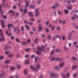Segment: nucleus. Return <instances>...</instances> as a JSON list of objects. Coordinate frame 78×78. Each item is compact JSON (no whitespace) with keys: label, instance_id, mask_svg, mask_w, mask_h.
Listing matches in <instances>:
<instances>
[{"label":"nucleus","instance_id":"aec40b11","mask_svg":"<svg viewBox=\"0 0 78 78\" xmlns=\"http://www.w3.org/2000/svg\"><path fill=\"white\" fill-rule=\"evenodd\" d=\"M64 64V63L60 64L59 65V67H62V66H63Z\"/></svg>","mask_w":78,"mask_h":78},{"label":"nucleus","instance_id":"412c9836","mask_svg":"<svg viewBox=\"0 0 78 78\" xmlns=\"http://www.w3.org/2000/svg\"><path fill=\"white\" fill-rule=\"evenodd\" d=\"M42 30V28L41 26H39L38 27V31H41Z\"/></svg>","mask_w":78,"mask_h":78},{"label":"nucleus","instance_id":"de8ad7c7","mask_svg":"<svg viewBox=\"0 0 78 78\" xmlns=\"http://www.w3.org/2000/svg\"><path fill=\"white\" fill-rule=\"evenodd\" d=\"M41 2H42V1H38L37 3H38V4H40V3H41Z\"/></svg>","mask_w":78,"mask_h":78},{"label":"nucleus","instance_id":"bb28decb","mask_svg":"<svg viewBox=\"0 0 78 78\" xmlns=\"http://www.w3.org/2000/svg\"><path fill=\"white\" fill-rule=\"evenodd\" d=\"M27 43L26 42H24L22 43V44L23 45H26Z\"/></svg>","mask_w":78,"mask_h":78},{"label":"nucleus","instance_id":"c85d7f7f","mask_svg":"<svg viewBox=\"0 0 78 78\" xmlns=\"http://www.w3.org/2000/svg\"><path fill=\"white\" fill-rule=\"evenodd\" d=\"M34 42L36 44H37V39L36 38L34 41Z\"/></svg>","mask_w":78,"mask_h":78},{"label":"nucleus","instance_id":"473e14b6","mask_svg":"<svg viewBox=\"0 0 78 78\" xmlns=\"http://www.w3.org/2000/svg\"><path fill=\"white\" fill-rule=\"evenodd\" d=\"M64 49L66 51H67L68 50V48L66 47H64Z\"/></svg>","mask_w":78,"mask_h":78},{"label":"nucleus","instance_id":"c756f323","mask_svg":"<svg viewBox=\"0 0 78 78\" xmlns=\"http://www.w3.org/2000/svg\"><path fill=\"white\" fill-rule=\"evenodd\" d=\"M59 67L58 66H55V70H58V69H59Z\"/></svg>","mask_w":78,"mask_h":78},{"label":"nucleus","instance_id":"680f3d73","mask_svg":"<svg viewBox=\"0 0 78 78\" xmlns=\"http://www.w3.org/2000/svg\"><path fill=\"white\" fill-rule=\"evenodd\" d=\"M29 25H33V22H30L29 23Z\"/></svg>","mask_w":78,"mask_h":78},{"label":"nucleus","instance_id":"72a5a7b5","mask_svg":"<svg viewBox=\"0 0 78 78\" xmlns=\"http://www.w3.org/2000/svg\"><path fill=\"white\" fill-rule=\"evenodd\" d=\"M62 40H65L66 39V37L64 36H63L62 37Z\"/></svg>","mask_w":78,"mask_h":78},{"label":"nucleus","instance_id":"58836bf2","mask_svg":"<svg viewBox=\"0 0 78 78\" xmlns=\"http://www.w3.org/2000/svg\"><path fill=\"white\" fill-rule=\"evenodd\" d=\"M35 57V55H32L31 56V59H33V58H34Z\"/></svg>","mask_w":78,"mask_h":78},{"label":"nucleus","instance_id":"a19ab883","mask_svg":"<svg viewBox=\"0 0 78 78\" xmlns=\"http://www.w3.org/2000/svg\"><path fill=\"white\" fill-rule=\"evenodd\" d=\"M1 8V6H0V12H1L2 13H3V11H2V9Z\"/></svg>","mask_w":78,"mask_h":78},{"label":"nucleus","instance_id":"7c9ffc66","mask_svg":"<svg viewBox=\"0 0 78 78\" xmlns=\"http://www.w3.org/2000/svg\"><path fill=\"white\" fill-rule=\"evenodd\" d=\"M12 56H13V54H11L8 55V57H9V58H12Z\"/></svg>","mask_w":78,"mask_h":78},{"label":"nucleus","instance_id":"338daca9","mask_svg":"<svg viewBox=\"0 0 78 78\" xmlns=\"http://www.w3.org/2000/svg\"><path fill=\"white\" fill-rule=\"evenodd\" d=\"M43 78V75H41L40 77H39V78Z\"/></svg>","mask_w":78,"mask_h":78},{"label":"nucleus","instance_id":"b1692460","mask_svg":"<svg viewBox=\"0 0 78 78\" xmlns=\"http://www.w3.org/2000/svg\"><path fill=\"white\" fill-rule=\"evenodd\" d=\"M64 11L66 14H68L69 13V11L67 10H64Z\"/></svg>","mask_w":78,"mask_h":78},{"label":"nucleus","instance_id":"2eb2a0df","mask_svg":"<svg viewBox=\"0 0 78 78\" xmlns=\"http://www.w3.org/2000/svg\"><path fill=\"white\" fill-rule=\"evenodd\" d=\"M75 16H73L72 18V20H74L75 19V17H77V18H78V16H77V15L76 14H75L74 15Z\"/></svg>","mask_w":78,"mask_h":78},{"label":"nucleus","instance_id":"9b49d317","mask_svg":"<svg viewBox=\"0 0 78 78\" xmlns=\"http://www.w3.org/2000/svg\"><path fill=\"white\" fill-rule=\"evenodd\" d=\"M59 38L60 39V40H61V37H59V35H56L55 36L53 37V40H54L55 39H56V38Z\"/></svg>","mask_w":78,"mask_h":78},{"label":"nucleus","instance_id":"8fccbe9b","mask_svg":"<svg viewBox=\"0 0 78 78\" xmlns=\"http://www.w3.org/2000/svg\"><path fill=\"white\" fill-rule=\"evenodd\" d=\"M29 57V55H26L25 56V58H28Z\"/></svg>","mask_w":78,"mask_h":78},{"label":"nucleus","instance_id":"6ab92c4d","mask_svg":"<svg viewBox=\"0 0 78 78\" xmlns=\"http://www.w3.org/2000/svg\"><path fill=\"white\" fill-rule=\"evenodd\" d=\"M30 8H33V9H34L35 8V6L34 5H30Z\"/></svg>","mask_w":78,"mask_h":78},{"label":"nucleus","instance_id":"a878e982","mask_svg":"<svg viewBox=\"0 0 78 78\" xmlns=\"http://www.w3.org/2000/svg\"><path fill=\"white\" fill-rule=\"evenodd\" d=\"M24 73L25 75H27V70L26 69H25L24 70Z\"/></svg>","mask_w":78,"mask_h":78},{"label":"nucleus","instance_id":"7ed1b4c3","mask_svg":"<svg viewBox=\"0 0 78 78\" xmlns=\"http://www.w3.org/2000/svg\"><path fill=\"white\" fill-rule=\"evenodd\" d=\"M58 76V75L54 73H51L50 74L51 78H56Z\"/></svg>","mask_w":78,"mask_h":78},{"label":"nucleus","instance_id":"4468645a","mask_svg":"<svg viewBox=\"0 0 78 78\" xmlns=\"http://www.w3.org/2000/svg\"><path fill=\"white\" fill-rule=\"evenodd\" d=\"M41 68V65L39 64H37V70H39V68Z\"/></svg>","mask_w":78,"mask_h":78},{"label":"nucleus","instance_id":"c03bdc74","mask_svg":"<svg viewBox=\"0 0 78 78\" xmlns=\"http://www.w3.org/2000/svg\"><path fill=\"white\" fill-rule=\"evenodd\" d=\"M73 60H74L75 61H76V58L74 57H73Z\"/></svg>","mask_w":78,"mask_h":78},{"label":"nucleus","instance_id":"20e7f679","mask_svg":"<svg viewBox=\"0 0 78 78\" xmlns=\"http://www.w3.org/2000/svg\"><path fill=\"white\" fill-rule=\"evenodd\" d=\"M1 6H3V7L5 8H6V6H8V5H7V3L5 5V0H2V4L1 5Z\"/></svg>","mask_w":78,"mask_h":78},{"label":"nucleus","instance_id":"864d4df0","mask_svg":"<svg viewBox=\"0 0 78 78\" xmlns=\"http://www.w3.org/2000/svg\"><path fill=\"white\" fill-rule=\"evenodd\" d=\"M30 41H31L30 40V39H28L27 40V42H28V43H30Z\"/></svg>","mask_w":78,"mask_h":78},{"label":"nucleus","instance_id":"3c124183","mask_svg":"<svg viewBox=\"0 0 78 78\" xmlns=\"http://www.w3.org/2000/svg\"><path fill=\"white\" fill-rule=\"evenodd\" d=\"M72 3H75L76 1L75 0H71Z\"/></svg>","mask_w":78,"mask_h":78},{"label":"nucleus","instance_id":"6e6552de","mask_svg":"<svg viewBox=\"0 0 78 78\" xmlns=\"http://www.w3.org/2000/svg\"><path fill=\"white\" fill-rule=\"evenodd\" d=\"M8 28H9V30H10V27H12V28H14V25L12 24H8Z\"/></svg>","mask_w":78,"mask_h":78},{"label":"nucleus","instance_id":"052dcab7","mask_svg":"<svg viewBox=\"0 0 78 78\" xmlns=\"http://www.w3.org/2000/svg\"><path fill=\"white\" fill-rule=\"evenodd\" d=\"M17 7H16V6L14 5L13 7V9H16V8Z\"/></svg>","mask_w":78,"mask_h":78},{"label":"nucleus","instance_id":"603ef678","mask_svg":"<svg viewBox=\"0 0 78 78\" xmlns=\"http://www.w3.org/2000/svg\"><path fill=\"white\" fill-rule=\"evenodd\" d=\"M19 13H17L16 14V16H19Z\"/></svg>","mask_w":78,"mask_h":78},{"label":"nucleus","instance_id":"49530a36","mask_svg":"<svg viewBox=\"0 0 78 78\" xmlns=\"http://www.w3.org/2000/svg\"><path fill=\"white\" fill-rule=\"evenodd\" d=\"M62 23H63V24H66V21L65 20H63V21L62 22Z\"/></svg>","mask_w":78,"mask_h":78},{"label":"nucleus","instance_id":"39448f33","mask_svg":"<svg viewBox=\"0 0 78 78\" xmlns=\"http://www.w3.org/2000/svg\"><path fill=\"white\" fill-rule=\"evenodd\" d=\"M70 76V73H67L66 76L64 75L63 74H62V76L63 78H68Z\"/></svg>","mask_w":78,"mask_h":78},{"label":"nucleus","instance_id":"0e129e2a","mask_svg":"<svg viewBox=\"0 0 78 78\" xmlns=\"http://www.w3.org/2000/svg\"><path fill=\"white\" fill-rule=\"evenodd\" d=\"M58 14H59V15H61V14H62V13L60 12L59 11H58Z\"/></svg>","mask_w":78,"mask_h":78},{"label":"nucleus","instance_id":"1a4fd4ad","mask_svg":"<svg viewBox=\"0 0 78 78\" xmlns=\"http://www.w3.org/2000/svg\"><path fill=\"white\" fill-rule=\"evenodd\" d=\"M30 2L29 1H26L25 2V3L26 4V8H27L28 7V6L29 5V4H30Z\"/></svg>","mask_w":78,"mask_h":78},{"label":"nucleus","instance_id":"4c0bfd02","mask_svg":"<svg viewBox=\"0 0 78 78\" xmlns=\"http://www.w3.org/2000/svg\"><path fill=\"white\" fill-rule=\"evenodd\" d=\"M60 51H60V49H57L56 51V52H60Z\"/></svg>","mask_w":78,"mask_h":78},{"label":"nucleus","instance_id":"69168bd1","mask_svg":"<svg viewBox=\"0 0 78 78\" xmlns=\"http://www.w3.org/2000/svg\"><path fill=\"white\" fill-rule=\"evenodd\" d=\"M8 49V47H5V50H6Z\"/></svg>","mask_w":78,"mask_h":78},{"label":"nucleus","instance_id":"f257e3e1","mask_svg":"<svg viewBox=\"0 0 78 78\" xmlns=\"http://www.w3.org/2000/svg\"><path fill=\"white\" fill-rule=\"evenodd\" d=\"M38 50H39L40 51H45V47L44 46H42L41 48L40 47H38L37 48Z\"/></svg>","mask_w":78,"mask_h":78},{"label":"nucleus","instance_id":"393cba45","mask_svg":"<svg viewBox=\"0 0 78 78\" xmlns=\"http://www.w3.org/2000/svg\"><path fill=\"white\" fill-rule=\"evenodd\" d=\"M21 66H20L19 65H17V69H20Z\"/></svg>","mask_w":78,"mask_h":78},{"label":"nucleus","instance_id":"09e8293b","mask_svg":"<svg viewBox=\"0 0 78 78\" xmlns=\"http://www.w3.org/2000/svg\"><path fill=\"white\" fill-rule=\"evenodd\" d=\"M32 29L34 31H35L36 30V29H35V28L34 27H33Z\"/></svg>","mask_w":78,"mask_h":78},{"label":"nucleus","instance_id":"c9c22d12","mask_svg":"<svg viewBox=\"0 0 78 78\" xmlns=\"http://www.w3.org/2000/svg\"><path fill=\"white\" fill-rule=\"evenodd\" d=\"M14 69H15L14 67H11L10 68V70H14Z\"/></svg>","mask_w":78,"mask_h":78},{"label":"nucleus","instance_id":"dca6fc26","mask_svg":"<svg viewBox=\"0 0 78 78\" xmlns=\"http://www.w3.org/2000/svg\"><path fill=\"white\" fill-rule=\"evenodd\" d=\"M9 13H13L12 16H14V12L12 10L9 11Z\"/></svg>","mask_w":78,"mask_h":78},{"label":"nucleus","instance_id":"79ce46f5","mask_svg":"<svg viewBox=\"0 0 78 78\" xmlns=\"http://www.w3.org/2000/svg\"><path fill=\"white\" fill-rule=\"evenodd\" d=\"M54 50H53L51 51V55H53V53H54Z\"/></svg>","mask_w":78,"mask_h":78},{"label":"nucleus","instance_id":"0eeeda50","mask_svg":"<svg viewBox=\"0 0 78 78\" xmlns=\"http://www.w3.org/2000/svg\"><path fill=\"white\" fill-rule=\"evenodd\" d=\"M38 9H36L35 10V12H36V16H38V15L39 14V12H38Z\"/></svg>","mask_w":78,"mask_h":78},{"label":"nucleus","instance_id":"a18cd8bd","mask_svg":"<svg viewBox=\"0 0 78 78\" xmlns=\"http://www.w3.org/2000/svg\"><path fill=\"white\" fill-rule=\"evenodd\" d=\"M51 39V35H49L48 37V39Z\"/></svg>","mask_w":78,"mask_h":78},{"label":"nucleus","instance_id":"f3484780","mask_svg":"<svg viewBox=\"0 0 78 78\" xmlns=\"http://www.w3.org/2000/svg\"><path fill=\"white\" fill-rule=\"evenodd\" d=\"M2 73L0 75V77H2L4 75V74H5L4 71H2Z\"/></svg>","mask_w":78,"mask_h":78},{"label":"nucleus","instance_id":"2f4dec72","mask_svg":"<svg viewBox=\"0 0 78 78\" xmlns=\"http://www.w3.org/2000/svg\"><path fill=\"white\" fill-rule=\"evenodd\" d=\"M16 41L18 42H20V40L18 38H16Z\"/></svg>","mask_w":78,"mask_h":78},{"label":"nucleus","instance_id":"9d476101","mask_svg":"<svg viewBox=\"0 0 78 78\" xmlns=\"http://www.w3.org/2000/svg\"><path fill=\"white\" fill-rule=\"evenodd\" d=\"M30 67L31 69L32 70H34V71H36V69L32 65H31L30 66Z\"/></svg>","mask_w":78,"mask_h":78},{"label":"nucleus","instance_id":"f704fd0d","mask_svg":"<svg viewBox=\"0 0 78 78\" xmlns=\"http://www.w3.org/2000/svg\"><path fill=\"white\" fill-rule=\"evenodd\" d=\"M30 50V48H27V49H25V51H26L27 52H28Z\"/></svg>","mask_w":78,"mask_h":78},{"label":"nucleus","instance_id":"e2e57ef3","mask_svg":"<svg viewBox=\"0 0 78 78\" xmlns=\"http://www.w3.org/2000/svg\"><path fill=\"white\" fill-rule=\"evenodd\" d=\"M5 53L6 55H8V54H9V51H5Z\"/></svg>","mask_w":78,"mask_h":78},{"label":"nucleus","instance_id":"5fc2aeb1","mask_svg":"<svg viewBox=\"0 0 78 78\" xmlns=\"http://www.w3.org/2000/svg\"><path fill=\"white\" fill-rule=\"evenodd\" d=\"M14 38V36H12L11 37L10 39H12V40H13Z\"/></svg>","mask_w":78,"mask_h":78},{"label":"nucleus","instance_id":"37998d69","mask_svg":"<svg viewBox=\"0 0 78 78\" xmlns=\"http://www.w3.org/2000/svg\"><path fill=\"white\" fill-rule=\"evenodd\" d=\"M5 62L6 64H8V63H9V60H7L5 61Z\"/></svg>","mask_w":78,"mask_h":78},{"label":"nucleus","instance_id":"423d86ee","mask_svg":"<svg viewBox=\"0 0 78 78\" xmlns=\"http://www.w3.org/2000/svg\"><path fill=\"white\" fill-rule=\"evenodd\" d=\"M1 26L2 28H5V21L3 20H1Z\"/></svg>","mask_w":78,"mask_h":78},{"label":"nucleus","instance_id":"ddd939ff","mask_svg":"<svg viewBox=\"0 0 78 78\" xmlns=\"http://www.w3.org/2000/svg\"><path fill=\"white\" fill-rule=\"evenodd\" d=\"M67 8L69 9V10H71L72 9V6L71 5H70L69 6L67 7Z\"/></svg>","mask_w":78,"mask_h":78},{"label":"nucleus","instance_id":"13d9d810","mask_svg":"<svg viewBox=\"0 0 78 78\" xmlns=\"http://www.w3.org/2000/svg\"><path fill=\"white\" fill-rule=\"evenodd\" d=\"M76 76V73H75L73 75V77L75 78Z\"/></svg>","mask_w":78,"mask_h":78},{"label":"nucleus","instance_id":"ea45409f","mask_svg":"<svg viewBox=\"0 0 78 78\" xmlns=\"http://www.w3.org/2000/svg\"><path fill=\"white\" fill-rule=\"evenodd\" d=\"M27 12V9H25L24 11V13H26Z\"/></svg>","mask_w":78,"mask_h":78},{"label":"nucleus","instance_id":"774afa93","mask_svg":"<svg viewBox=\"0 0 78 78\" xmlns=\"http://www.w3.org/2000/svg\"><path fill=\"white\" fill-rule=\"evenodd\" d=\"M31 21H34V18H32L31 19Z\"/></svg>","mask_w":78,"mask_h":78},{"label":"nucleus","instance_id":"4d7b16f0","mask_svg":"<svg viewBox=\"0 0 78 78\" xmlns=\"http://www.w3.org/2000/svg\"><path fill=\"white\" fill-rule=\"evenodd\" d=\"M55 7H58V4L55 3Z\"/></svg>","mask_w":78,"mask_h":78},{"label":"nucleus","instance_id":"6e6d98bb","mask_svg":"<svg viewBox=\"0 0 78 78\" xmlns=\"http://www.w3.org/2000/svg\"><path fill=\"white\" fill-rule=\"evenodd\" d=\"M37 58H36L35 59V62H37Z\"/></svg>","mask_w":78,"mask_h":78},{"label":"nucleus","instance_id":"5701e85b","mask_svg":"<svg viewBox=\"0 0 78 78\" xmlns=\"http://www.w3.org/2000/svg\"><path fill=\"white\" fill-rule=\"evenodd\" d=\"M76 67H77V66H72V69H76Z\"/></svg>","mask_w":78,"mask_h":78},{"label":"nucleus","instance_id":"e433bc0d","mask_svg":"<svg viewBox=\"0 0 78 78\" xmlns=\"http://www.w3.org/2000/svg\"><path fill=\"white\" fill-rule=\"evenodd\" d=\"M36 53H37V54H38V55H41V52L38 51H37Z\"/></svg>","mask_w":78,"mask_h":78},{"label":"nucleus","instance_id":"cd10ccee","mask_svg":"<svg viewBox=\"0 0 78 78\" xmlns=\"http://www.w3.org/2000/svg\"><path fill=\"white\" fill-rule=\"evenodd\" d=\"M25 27L26 28H27V30H28L30 29V28L29 27H28V26L27 25H25Z\"/></svg>","mask_w":78,"mask_h":78},{"label":"nucleus","instance_id":"f8f14e48","mask_svg":"<svg viewBox=\"0 0 78 78\" xmlns=\"http://www.w3.org/2000/svg\"><path fill=\"white\" fill-rule=\"evenodd\" d=\"M19 31H20V30H19V28H18L17 27L14 30V32H16L17 31V33H19Z\"/></svg>","mask_w":78,"mask_h":78},{"label":"nucleus","instance_id":"a211bd4d","mask_svg":"<svg viewBox=\"0 0 78 78\" xmlns=\"http://www.w3.org/2000/svg\"><path fill=\"white\" fill-rule=\"evenodd\" d=\"M28 14L29 16H30L31 17H33V13L32 12H29Z\"/></svg>","mask_w":78,"mask_h":78},{"label":"nucleus","instance_id":"f03ea898","mask_svg":"<svg viewBox=\"0 0 78 78\" xmlns=\"http://www.w3.org/2000/svg\"><path fill=\"white\" fill-rule=\"evenodd\" d=\"M51 61H55L56 60V61H62V58H51L50 59Z\"/></svg>","mask_w":78,"mask_h":78},{"label":"nucleus","instance_id":"4be33fe9","mask_svg":"<svg viewBox=\"0 0 78 78\" xmlns=\"http://www.w3.org/2000/svg\"><path fill=\"white\" fill-rule=\"evenodd\" d=\"M28 60H29V59L28 58L26 62L25 63V64H29V62H28Z\"/></svg>","mask_w":78,"mask_h":78},{"label":"nucleus","instance_id":"bf43d9fd","mask_svg":"<svg viewBox=\"0 0 78 78\" xmlns=\"http://www.w3.org/2000/svg\"><path fill=\"white\" fill-rule=\"evenodd\" d=\"M24 22L25 23H28V21L27 20H25L24 21Z\"/></svg>","mask_w":78,"mask_h":78}]
</instances>
